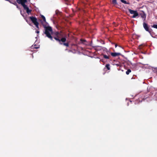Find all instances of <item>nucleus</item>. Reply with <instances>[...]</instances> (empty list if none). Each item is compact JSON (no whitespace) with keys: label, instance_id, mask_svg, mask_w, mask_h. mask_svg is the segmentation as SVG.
<instances>
[{"label":"nucleus","instance_id":"f3484780","mask_svg":"<svg viewBox=\"0 0 157 157\" xmlns=\"http://www.w3.org/2000/svg\"><path fill=\"white\" fill-rule=\"evenodd\" d=\"M121 1L124 4H129V3L128 2H127L126 1Z\"/></svg>","mask_w":157,"mask_h":157},{"label":"nucleus","instance_id":"2eb2a0df","mask_svg":"<svg viewBox=\"0 0 157 157\" xmlns=\"http://www.w3.org/2000/svg\"><path fill=\"white\" fill-rule=\"evenodd\" d=\"M41 17L43 19V21L45 22H46V19L44 16L42 15L41 16Z\"/></svg>","mask_w":157,"mask_h":157},{"label":"nucleus","instance_id":"a211bd4d","mask_svg":"<svg viewBox=\"0 0 157 157\" xmlns=\"http://www.w3.org/2000/svg\"><path fill=\"white\" fill-rule=\"evenodd\" d=\"M23 7L25 10H26L28 8V7L26 5H25L24 6H23Z\"/></svg>","mask_w":157,"mask_h":157},{"label":"nucleus","instance_id":"b1692460","mask_svg":"<svg viewBox=\"0 0 157 157\" xmlns=\"http://www.w3.org/2000/svg\"><path fill=\"white\" fill-rule=\"evenodd\" d=\"M65 1V4H67V5H70V4L68 2V1L67 0V1Z\"/></svg>","mask_w":157,"mask_h":157},{"label":"nucleus","instance_id":"ddd939ff","mask_svg":"<svg viewBox=\"0 0 157 157\" xmlns=\"http://www.w3.org/2000/svg\"><path fill=\"white\" fill-rule=\"evenodd\" d=\"M26 10L27 13L29 14L31 13V11H32V10H29V8L26 9Z\"/></svg>","mask_w":157,"mask_h":157},{"label":"nucleus","instance_id":"9b49d317","mask_svg":"<svg viewBox=\"0 0 157 157\" xmlns=\"http://www.w3.org/2000/svg\"><path fill=\"white\" fill-rule=\"evenodd\" d=\"M111 3L113 4L115 6H117V1H112V2H111Z\"/></svg>","mask_w":157,"mask_h":157},{"label":"nucleus","instance_id":"20e7f679","mask_svg":"<svg viewBox=\"0 0 157 157\" xmlns=\"http://www.w3.org/2000/svg\"><path fill=\"white\" fill-rule=\"evenodd\" d=\"M128 11L131 14H133V15L132 17V18H135L139 15L136 10H133L130 9H128Z\"/></svg>","mask_w":157,"mask_h":157},{"label":"nucleus","instance_id":"9d476101","mask_svg":"<svg viewBox=\"0 0 157 157\" xmlns=\"http://www.w3.org/2000/svg\"><path fill=\"white\" fill-rule=\"evenodd\" d=\"M9 1L10 3H12V4H13L14 5L16 6H17V7H18L17 3L16 2H15V1L12 0V1Z\"/></svg>","mask_w":157,"mask_h":157},{"label":"nucleus","instance_id":"4be33fe9","mask_svg":"<svg viewBox=\"0 0 157 157\" xmlns=\"http://www.w3.org/2000/svg\"><path fill=\"white\" fill-rule=\"evenodd\" d=\"M106 53H107V54L108 55H109V54H111V53L112 52H110V51L109 50V51H107V52Z\"/></svg>","mask_w":157,"mask_h":157},{"label":"nucleus","instance_id":"1a4fd4ad","mask_svg":"<svg viewBox=\"0 0 157 157\" xmlns=\"http://www.w3.org/2000/svg\"><path fill=\"white\" fill-rule=\"evenodd\" d=\"M39 48V46H37L35 44L34 45H33L31 46V48L32 49H38V48Z\"/></svg>","mask_w":157,"mask_h":157},{"label":"nucleus","instance_id":"4468645a","mask_svg":"<svg viewBox=\"0 0 157 157\" xmlns=\"http://www.w3.org/2000/svg\"><path fill=\"white\" fill-rule=\"evenodd\" d=\"M131 72V71L130 69H128L126 72V73L127 75H128L129 73Z\"/></svg>","mask_w":157,"mask_h":157},{"label":"nucleus","instance_id":"6ab92c4d","mask_svg":"<svg viewBox=\"0 0 157 157\" xmlns=\"http://www.w3.org/2000/svg\"><path fill=\"white\" fill-rule=\"evenodd\" d=\"M18 4H21L22 1H16Z\"/></svg>","mask_w":157,"mask_h":157},{"label":"nucleus","instance_id":"f257e3e1","mask_svg":"<svg viewBox=\"0 0 157 157\" xmlns=\"http://www.w3.org/2000/svg\"><path fill=\"white\" fill-rule=\"evenodd\" d=\"M44 33L46 36L49 38L51 40L54 41V39L56 41L59 43L60 44L63 45L67 47L69 46V44L68 42L65 43L66 41V38L64 36V33L62 31L55 32L52 36L50 32H52V28L50 26L45 27Z\"/></svg>","mask_w":157,"mask_h":157},{"label":"nucleus","instance_id":"5701e85b","mask_svg":"<svg viewBox=\"0 0 157 157\" xmlns=\"http://www.w3.org/2000/svg\"><path fill=\"white\" fill-rule=\"evenodd\" d=\"M82 42V43H84V42L86 41V40L83 39H81L80 40Z\"/></svg>","mask_w":157,"mask_h":157},{"label":"nucleus","instance_id":"f8f14e48","mask_svg":"<svg viewBox=\"0 0 157 157\" xmlns=\"http://www.w3.org/2000/svg\"><path fill=\"white\" fill-rule=\"evenodd\" d=\"M105 67L108 70H110V65L109 64H106Z\"/></svg>","mask_w":157,"mask_h":157},{"label":"nucleus","instance_id":"0eeeda50","mask_svg":"<svg viewBox=\"0 0 157 157\" xmlns=\"http://www.w3.org/2000/svg\"><path fill=\"white\" fill-rule=\"evenodd\" d=\"M103 57L105 59H110L111 56L110 55H107L104 54H102Z\"/></svg>","mask_w":157,"mask_h":157},{"label":"nucleus","instance_id":"393cba45","mask_svg":"<svg viewBox=\"0 0 157 157\" xmlns=\"http://www.w3.org/2000/svg\"><path fill=\"white\" fill-rule=\"evenodd\" d=\"M36 33H39V31H36Z\"/></svg>","mask_w":157,"mask_h":157},{"label":"nucleus","instance_id":"dca6fc26","mask_svg":"<svg viewBox=\"0 0 157 157\" xmlns=\"http://www.w3.org/2000/svg\"><path fill=\"white\" fill-rule=\"evenodd\" d=\"M27 2V1H22L21 4L22 5V6H23L25 4V3Z\"/></svg>","mask_w":157,"mask_h":157},{"label":"nucleus","instance_id":"39448f33","mask_svg":"<svg viewBox=\"0 0 157 157\" xmlns=\"http://www.w3.org/2000/svg\"><path fill=\"white\" fill-rule=\"evenodd\" d=\"M121 54L120 53L117 52H112L111 53V55L113 57H116L117 56H119L121 55Z\"/></svg>","mask_w":157,"mask_h":157},{"label":"nucleus","instance_id":"f03ea898","mask_svg":"<svg viewBox=\"0 0 157 157\" xmlns=\"http://www.w3.org/2000/svg\"><path fill=\"white\" fill-rule=\"evenodd\" d=\"M29 18L31 20L33 24L36 26V27L39 29V23L37 21V19L36 17L31 16L29 17Z\"/></svg>","mask_w":157,"mask_h":157},{"label":"nucleus","instance_id":"aec40b11","mask_svg":"<svg viewBox=\"0 0 157 157\" xmlns=\"http://www.w3.org/2000/svg\"><path fill=\"white\" fill-rule=\"evenodd\" d=\"M152 27L157 29V25H153L152 26Z\"/></svg>","mask_w":157,"mask_h":157},{"label":"nucleus","instance_id":"423d86ee","mask_svg":"<svg viewBox=\"0 0 157 157\" xmlns=\"http://www.w3.org/2000/svg\"><path fill=\"white\" fill-rule=\"evenodd\" d=\"M140 15L141 17L144 19V21H145L146 18V14L143 11H142V12L140 14Z\"/></svg>","mask_w":157,"mask_h":157},{"label":"nucleus","instance_id":"412c9836","mask_svg":"<svg viewBox=\"0 0 157 157\" xmlns=\"http://www.w3.org/2000/svg\"><path fill=\"white\" fill-rule=\"evenodd\" d=\"M103 50L104 52H107V51H109V50L107 49L106 48H104Z\"/></svg>","mask_w":157,"mask_h":157},{"label":"nucleus","instance_id":"7ed1b4c3","mask_svg":"<svg viewBox=\"0 0 157 157\" xmlns=\"http://www.w3.org/2000/svg\"><path fill=\"white\" fill-rule=\"evenodd\" d=\"M143 26L144 28L145 29V30L148 32L150 33H151V31H152V29L150 28V27L148 26V25L145 23V22H144L143 23Z\"/></svg>","mask_w":157,"mask_h":157},{"label":"nucleus","instance_id":"a878e982","mask_svg":"<svg viewBox=\"0 0 157 157\" xmlns=\"http://www.w3.org/2000/svg\"><path fill=\"white\" fill-rule=\"evenodd\" d=\"M117 44H115V48H116L117 46Z\"/></svg>","mask_w":157,"mask_h":157},{"label":"nucleus","instance_id":"6e6552de","mask_svg":"<svg viewBox=\"0 0 157 157\" xmlns=\"http://www.w3.org/2000/svg\"><path fill=\"white\" fill-rule=\"evenodd\" d=\"M78 6H80L82 7L83 6H84L85 4V3L82 1H80L78 3Z\"/></svg>","mask_w":157,"mask_h":157}]
</instances>
